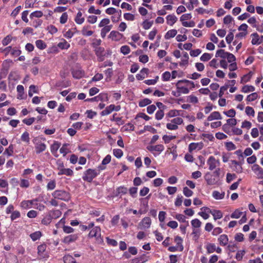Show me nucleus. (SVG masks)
Segmentation results:
<instances>
[{
  "label": "nucleus",
  "mask_w": 263,
  "mask_h": 263,
  "mask_svg": "<svg viewBox=\"0 0 263 263\" xmlns=\"http://www.w3.org/2000/svg\"><path fill=\"white\" fill-rule=\"evenodd\" d=\"M52 195L55 199L63 201H68L70 198L69 193L64 190H56Z\"/></svg>",
  "instance_id": "1"
},
{
  "label": "nucleus",
  "mask_w": 263,
  "mask_h": 263,
  "mask_svg": "<svg viewBox=\"0 0 263 263\" xmlns=\"http://www.w3.org/2000/svg\"><path fill=\"white\" fill-rule=\"evenodd\" d=\"M98 175V173L95 170L88 169L84 173L83 179L85 181L90 182L94 178Z\"/></svg>",
  "instance_id": "2"
},
{
  "label": "nucleus",
  "mask_w": 263,
  "mask_h": 263,
  "mask_svg": "<svg viewBox=\"0 0 263 263\" xmlns=\"http://www.w3.org/2000/svg\"><path fill=\"white\" fill-rule=\"evenodd\" d=\"M207 164L209 166V169L213 171L220 165V161L219 159H216L214 156H211L207 160Z\"/></svg>",
  "instance_id": "3"
},
{
  "label": "nucleus",
  "mask_w": 263,
  "mask_h": 263,
  "mask_svg": "<svg viewBox=\"0 0 263 263\" xmlns=\"http://www.w3.org/2000/svg\"><path fill=\"white\" fill-rule=\"evenodd\" d=\"M204 179L206 182L210 185H214V184H216L218 181V179L216 178L214 174H211V173H209V172L205 174Z\"/></svg>",
  "instance_id": "4"
},
{
  "label": "nucleus",
  "mask_w": 263,
  "mask_h": 263,
  "mask_svg": "<svg viewBox=\"0 0 263 263\" xmlns=\"http://www.w3.org/2000/svg\"><path fill=\"white\" fill-rule=\"evenodd\" d=\"M58 169L59 170V172L58 173L59 175H66L67 176H71L73 175V173L72 170L70 168H64L63 163H61L59 165Z\"/></svg>",
  "instance_id": "5"
},
{
  "label": "nucleus",
  "mask_w": 263,
  "mask_h": 263,
  "mask_svg": "<svg viewBox=\"0 0 263 263\" xmlns=\"http://www.w3.org/2000/svg\"><path fill=\"white\" fill-rule=\"evenodd\" d=\"M252 170L256 174L257 178L259 179L263 178V168L259 166L258 164H254L252 166Z\"/></svg>",
  "instance_id": "6"
},
{
  "label": "nucleus",
  "mask_w": 263,
  "mask_h": 263,
  "mask_svg": "<svg viewBox=\"0 0 263 263\" xmlns=\"http://www.w3.org/2000/svg\"><path fill=\"white\" fill-rule=\"evenodd\" d=\"M212 210L208 207H202L200 209V211L198 213V214L201 216L203 219H206L210 217L209 214L211 213V214Z\"/></svg>",
  "instance_id": "7"
},
{
  "label": "nucleus",
  "mask_w": 263,
  "mask_h": 263,
  "mask_svg": "<svg viewBox=\"0 0 263 263\" xmlns=\"http://www.w3.org/2000/svg\"><path fill=\"white\" fill-rule=\"evenodd\" d=\"M230 167L237 173H241L242 171V167L237 161L231 160L230 162Z\"/></svg>",
  "instance_id": "8"
},
{
  "label": "nucleus",
  "mask_w": 263,
  "mask_h": 263,
  "mask_svg": "<svg viewBox=\"0 0 263 263\" xmlns=\"http://www.w3.org/2000/svg\"><path fill=\"white\" fill-rule=\"evenodd\" d=\"M203 144L202 142H199V143H191L189 145V151L192 152L193 150H200L202 148Z\"/></svg>",
  "instance_id": "9"
},
{
  "label": "nucleus",
  "mask_w": 263,
  "mask_h": 263,
  "mask_svg": "<svg viewBox=\"0 0 263 263\" xmlns=\"http://www.w3.org/2000/svg\"><path fill=\"white\" fill-rule=\"evenodd\" d=\"M90 237H95L97 238L101 236V229L99 227H96L89 233Z\"/></svg>",
  "instance_id": "10"
},
{
  "label": "nucleus",
  "mask_w": 263,
  "mask_h": 263,
  "mask_svg": "<svg viewBox=\"0 0 263 263\" xmlns=\"http://www.w3.org/2000/svg\"><path fill=\"white\" fill-rule=\"evenodd\" d=\"M222 116L219 111L212 112L207 118L208 121H212L214 120H221Z\"/></svg>",
  "instance_id": "11"
},
{
  "label": "nucleus",
  "mask_w": 263,
  "mask_h": 263,
  "mask_svg": "<svg viewBox=\"0 0 263 263\" xmlns=\"http://www.w3.org/2000/svg\"><path fill=\"white\" fill-rule=\"evenodd\" d=\"M122 34L117 31L110 32L108 37L114 41H119L122 37Z\"/></svg>",
  "instance_id": "12"
},
{
  "label": "nucleus",
  "mask_w": 263,
  "mask_h": 263,
  "mask_svg": "<svg viewBox=\"0 0 263 263\" xmlns=\"http://www.w3.org/2000/svg\"><path fill=\"white\" fill-rule=\"evenodd\" d=\"M224 192H219V191H213L212 194V197L216 200H222L225 196Z\"/></svg>",
  "instance_id": "13"
},
{
  "label": "nucleus",
  "mask_w": 263,
  "mask_h": 263,
  "mask_svg": "<svg viewBox=\"0 0 263 263\" xmlns=\"http://www.w3.org/2000/svg\"><path fill=\"white\" fill-rule=\"evenodd\" d=\"M218 241L221 246H226L229 242V238L227 234H221L218 238Z\"/></svg>",
  "instance_id": "14"
},
{
  "label": "nucleus",
  "mask_w": 263,
  "mask_h": 263,
  "mask_svg": "<svg viewBox=\"0 0 263 263\" xmlns=\"http://www.w3.org/2000/svg\"><path fill=\"white\" fill-rule=\"evenodd\" d=\"M251 37L252 38L251 43L253 45H259V44L261 43L258 33H254L251 35Z\"/></svg>",
  "instance_id": "15"
},
{
  "label": "nucleus",
  "mask_w": 263,
  "mask_h": 263,
  "mask_svg": "<svg viewBox=\"0 0 263 263\" xmlns=\"http://www.w3.org/2000/svg\"><path fill=\"white\" fill-rule=\"evenodd\" d=\"M78 238V235L77 234H73L68 235L64 237L63 242L65 243H69L71 242H73L76 240Z\"/></svg>",
  "instance_id": "16"
},
{
  "label": "nucleus",
  "mask_w": 263,
  "mask_h": 263,
  "mask_svg": "<svg viewBox=\"0 0 263 263\" xmlns=\"http://www.w3.org/2000/svg\"><path fill=\"white\" fill-rule=\"evenodd\" d=\"M151 224V219L149 217L144 218L140 222V225L144 229L148 228L150 227Z\"/></svg>",
  "instance_id": "17"
},
{
  "label": "nucleus",
  "mask_w": 263,
  "mask_h": 263,
  "mask_svg": "<svg viewBox=\"0 0 263 263\" xmlns=\"http://www.w3.org/2000/svg\"><path fill=\"white\" fill-rule=\"evenodd\" d=\"M148 71L149 70L148 68H143L141 70L140 73H138L136 75V78L138 80L144 79L145 78V75L147 74Z\"/></svg>",
  "instance_id": "18"
},
{
  "label": "nucleus",
  "mask_w": 263,
  "mask_h": 263,
  "mask_svg": "<svg viewBox=\"0 0 263 263\" xmlns=\"http://www.w3.org/2000/svg\"><path fill=\"white\" fill-rule=\"evenodd\" d=\"M253 76V73L251 71H250L249 73H247L246 74H244V76H242L240 80L241 84H245V83L249 82L250 81L252 77Z\"/></svg>",
  "instance_id": "19"
},
{
  "label": "nucleus",
  "mask_w": 263,
  "mask_h": 263,
  "mask_svg": "<svg viewBox=\"0 0 263 263\" xmlns=\"http://www.w3.org/2000/svg\"><path fill=\"white\" fill-rule=\"evenodd\" d=\"M58 47L62 49H67L69 48L70 44L64 39H61V41L58 44Z\"/></svg>",
  "instance_id": "20"
},
{
  "label": "nucleus",
  "mask_w": 263,
  "mask_h": 263,
  "mask_svg": "<svg viewBox=\"0 0 263 263\" xmlns=\"http://www.w3.org/2000/svg\"><path fill=\"white\" fill-rule=\"evenodd\" d=\"M228 53L224 49H219L216 53V57H220L223 59H228Z\"/></svg>",
  "instance_id": "21"
},
{
  "label": "nucleus",
  "mask_w": 263,
  "mask_h": 263,
  "mask_svg": "<svg viewBox=\"0 0 263 263\" xmlns=\"http://www.w3.org/2000/svg\"><path fill=\"white\" fill-rule=\"evenodd\" d=\"M61 146V143L58 142H54L53 144L51 146V152L55 156H57L55 154L57 153L58 149Z\"/></svg>",
  "instance_id": "22"
},
{
  "label": "nucleus",
  "mask_w": 263,
  "mask_h": 263,
  "mask_svg": "<svg viewBox=\"0 0 263 263\" xmlns=\"http://www.w3.org/2000/svg\"><path fill=\"white\" fill-rule=\"evenodd\" d=\"M7 263H18L17 257L12 254H9L6 258Z\"/></svg>",
  "instance_id": "23"
},
{
  "label": "nucleus",
  "mask_w": 263,
  "mask_h": 263,
  "mask_svg": "<svg viewBox=\"0 0 263 263\" xmlns=\"http://www.w3.org/2000/svg\"><path fill=\"white\" fill-rule=\"evenodd\" d=\"M255 90V88L253 85H244L242 87L241 91L243 93H249V92H253Z\"/></svg>",
  "instance_id": "24"
},
{
  "label": "nucleus",
  "mask_w": 263,
  "mask_h": 263,
  "mask_svg": "<svg viewBox=\"0 0 263 263\" xmlns=\"http://www.w3.org/2000/svg\"><path fill=\"white\" fill-rule=\"evenodd\" d=\"M127 189L124 186H120L117 189L116 191V196H118L120 195H124L127 192Z\"/></svg>",
  "instance_id": "25"
},
{
  "label": "nucleus",
  "mask_w": 263,
  "mask_h": 263,
  "mask_svg": "<svg viewBox=\"0 0 263 263\" xmlns=\"http://www.w3.org/2000/svg\"><path fill=\"white\" fill-rule=\"evenodd\" d=\"M211 214L213 216V218L215 220L216 219L222 218L223 216V214L221 211L220 210H214L212 211Z\"/></svg>",
  "instance_id": "26"
},
{
  "label": "nucleus",
  "mask_w": 263,
  "mask_h": 263,
  "mask_svg": "<svg viewBox=\"0 0 263 263\" xmlns=\"http://www.w3.org/2000/svg\"><path fill=\"white\" fill-rule=\"evenodd\" d=\"M46 145L43 143H37L35 146L36 153L40 154V153L44 151L46 149Z\"/></svg>",
  "instance_id": "27"
},
{
  "label": "nucleus",
  "mask_w": 263,
  "mask_h": 263,
  "mask_svg": "<svg viewBox=\"0 0 263 263\" xmlns=\"http://www.w3.org/2000/svg\"><path fill=\"white\" fill-rule=\"evenodd\" d=\"M33 200H24L21 203V206L24 209H28L32 208Z\"/></svg>",
  "instance_id": "28"
},
{
  "label": "nucleus",
  "mask_w": 263,
  "mask_h": 263,
  "mask_svg": "<svg viewBox=\"0 0 263 263\" xmlns=\"http://www.w3.org/2000/svg\"><path fill=\"white\" fill-rule=\"evenodd\" d=\"M72 74L74 78L79 79L83 77L84 72V71L80 70H76L72 71Z\"/></svg>",
  "instance_id": "29"
},
{
  "label": "nucleus",
  "mask_w": 263,
  "mask_h": 263,
  "mask_svg": "<svg viewBox=\"0 0 263 263\" xmlns=\"http://www.w3.org/2000/svg\"><path fill=\"white\" fill-rule=\"evenodd\" d=\"M112 28V25H108L104 27L101 31V35L102 38H104L106 35V33H108L111 30Z\"/></svg>",
  "instance_id": "30"
},
{
  "label": "nucleus",
  "mask_w": 263,
  "mask_h": 263,
  "mask_svg": "<svg viewBox=\"0 0 263 263\" xmlns=\"http://www.w3.org/2000/svg\"><path fill=\"white\" fill-rule=\"evenodd\" d=\"M205 248L208 253H212V252H215L216 246L214 243H209L206 245Z\"/></svg>",
  "instance_id": "31"
},
{
  "label": "nucleus",
  "mask_w": 263,
  "mask_h": 263,
  "mask_svg": "<svg viewBox=\"0 0 263 263\" xmlns=\"http://www.w3.org/2000/svg\"><path fill=\"white\" fill-rule=\"evenodd\" d=\"M177 20V17L174 15H168L166 17L167 23L170 25H173Z\"/></svg>",
  "instance_id": "32"
},
{
  "label": "nucleus",
  "mask_w": 263,
  "mask_h": 263,
  "mask_svg": "<svg viewBox=\"0 0 263 263\" xmlns=\"http://www.w3.org/2000/svg\"><path fill=\"white\" fill-rule=\"evenodd\" d=\"M245 113L248 116H251V117H254L255 115V111L252 107H249V106H247V107L245 108Z\"/></svg>",
  "instance_id": "33"
},
{
  "label": "nucleus",
  "mask_w": 263,
  "mask_h": 263,
  "mask_svg": "<svg viewBox=\"0 0 263 263\" xmlns=\"http://www.w3.org/2000/svg\"><path fill=\"white\" fill-rule=\"evenodd\" d=\"M64 263H78L76 262L75 259L71 255H65L63 257Z\"/></svg>",
  "instance_id": "34"
},
{
  "label": "nucleus",
  "mask_w": 263,
  "mask_h": 263,
  "mask_svg": "<svg viewBox=\"0 0 263 263\" xmlns=\"http://www.w3.org/2000/svg\"><path fill=\"white\" fill-rule=\"evenodd\" d=\"M112 108V104H111L109 106L106 107L105 109L101 112V115L106 116L110 114L112 111H114Z\"/></svg>",
  "instance_id": "35"
},
{
  "label": "nucleus",
  "mask_w": 263,
  "mask_h": 263,
  "mask_svg": "<svg viewBox=\"0 0 263 263\" xmlns=\"http://www.w3.org/2000/svg\"><path fill=\"white\" fill-rule=\"evenodd\" d=\"M51 213H49L42 220V223L44 225H48L51 221Z\"/></svg>",
  "instance_id": "36"
},
{
  "label": "nucleus",
  "mask_w": 263,
  "mask_h": 263,
  "mask_svg": "<svg viewBox=\"0 0 263 263\" xmlns=\"http://www.w3.org/2000/svg\"><path fill=\"white\" fill-rule=\"evenodd\" d=\"M189 57L187 52H182V66L186 65L189 62Z\"/></svg>",
  "instance_id": "37"
},
{
  "label": "nucleus",
  "mask_w": 263,
  "mask_h": 263,
  "mask_svg": "<svg viewBox=\"0 0 263 263\" xmlns=\"http://www.w3.org/2000/svg\"><path fill=\"white\" fill-rule=\"evenodd\" d=\"M191 224L194 228H199L201 226V221H200L199 219H193L191 220Z\"/></svg>",
  "instance_id": "38"
},
{
  "label": "nucleus",
  "mask_w": 263,
  "mask_h": 263,
  "mask_svg": "<svg viewBox=\"0 0 263 263\" xmlns=\"http://www.w3.org/2000/svg\"><path fill=\"white\" fill-rule=\"evenodd\" d=\"M82 13L79 12L75 18L76 22L78 24H82L84 22V18L82 17Z\"/></svg>",
  "instance_id": "39"
},
{
  "label": "nucleus",
  "mask_w": 263,
  "mask_h": 263,
  "mask_svg": "<svg viewBox=\"0 0 263 263\" xmlns=\"http://www.w3.org/2000/svg\"><path fill=\"white\" fill-rule=\"evenodd\" d=\"M177 34V31L175 29L168 31L165 35L166 39H169L171 37H174Z\"/></svg>",
  "instance_id": "40"
},
{
  "label": "nucleus",
  "mask_w": 263,
  "mask_h": 263,
  "mask_svg": "<svg viewBox=\"0 0 263 263\" xmlns=\"http://www.w3.org/2000/svg\"><path fill=\"white\" fill-rule=\"evenodd\" d=\"M152 103V101L149 99H144L139 102V105L140 107H144L147 105L150 104Z\"/></svg>",
  "instance_id": "41"
},
{
  "label": "nucleus",
  "mask_w": 263,
  "mask_h": 263,
  "mask_svg": "<svg viewBox=\"0 0 263 263\" xmlns=\"http://www.w3.org/2000/svg\"><path fill=\"white\" fill-rule=\"evenodd\" d=\"M212 54L208 53V52H205L201 56L200 60L202 61H207L210 60V59H212Z\"/></svg>",
  "instance_id": "42"
},
{
  "label": "nucleus",
  "mask_w": 263,
  "mask_h": 263,
  "mask_svg": "<svg viewBox=\"0 0 263 263\" xmlns=\"http://www.w3.org/2000/svg\"><path fill=\"white\" fill-rule=\"evenodd\" d=\"M36 46L40 49H44L46 48V44L42 40H37L35 42Z\"/></svg>",
  "instance_id": "43"
},
{
  "label": "nucleus",
  "mask_w": 263,
  "mask_h": 263,
  "mask_svg": "<svg viewBox=\"0 0 263 263\" xmlns=\"http://www.w3.org/2000/svg\"><path fill=\"white\" fill-rule=\"evenodd\" d=\"M246 254V250H238L235 255V258L238 260H242L243 257Z\"/></svg>",
  "instance_id": "44"
},
{
  "label": "nucleus",
  "mask_w": 263,
  "mask_h": 263,
  "mask_svg": "<svg viewBox=\"0 0 263 263\" xmlns=\"http://www.w3.org/2000/svg\"><path fill=\"white\" fill-rule=\"evenodd\" d=\"M41 235L42 234L41 232L36 231L34 233L31 234L30 236L33 241H35L39 239L41 237Z\"/></svg>",
  "instance_id": "45"
},
{
  "label": "nucleus",
  "mask_w": 263,
  "mask_h": 263,
  "mask_svg": "<svg viewBox=\"0 0 263 263\" xmlns=\"http://www.w3.org/2000/svg\"><path fill=\"white\" fill-rule=\"evenodd\" d=\"M242 212H240V211L238 210V209H237L236 210L234 211L231 214V217L232 218H239L240 217L241 215H242Z\"/></svg>",
  "instance_id": "46"
},
{
  "label": "nucleus",
  "mask_w": 263,
  "mask_h": 263,
  "mask_svg": "<svg viewBox=\"0 0 263 263\" xmlns=\"http://www.w3.org/2000/svg\"><path fill=\"white\" fill-rule=\"evenodd\" d=\"M120 51L124 55H126L130 52V48L129 46H128L127 45H124L121 47Z\"/></svg>",
  "instance_id": "47"
},
{
  "label": "nucleus",
  "mask_w": 263,
  "mask_h": 263,
  "mask_svg": "<svg viewBox=\"0 0 263 263\" xmlns=\"http://www.w3.org/2000/svg\"><path fill=\"white\" fill-rule=\"evenodd\" d=\"M21 140L27 143H29V141H30L29 134L27 132H25L22 134V135L21 136Z\"/></svg>",
  "instance_id": "48"
},
{
  "label": "nucleus",
  "mask_w": 263,
  "mask_h": 263,
  "mask_svg": "<svg viewBox=\"0 0 263 263\" xmlns=\"http://www.w3.org/2000/svg\"><path fill=\"white\" fill-rule=\"evenodd\" d=\"M252 126V123L249 121H243L242 122L241 127L246 128V129H250Z\"/></svg>",
  "instance_id": "49"
},
{
  "label": "nucleus",
  "mask_w": 263,
  "mask_h": 263,
  "mask_svg": "<svg viewBox=\"0 0 263 263\" xmlns=\"http://www.w3.org/2000/svg\"><path fill=\"white\" fill-rule=\"evenodd\" d=\"M233 21H234V19L231 15H227L223 18V23L226 25L230 24Z\"/></svg>",
  "instance_id": "50"
},
{
  "label": "nucleus",
  "mask_w": 263,
  "mask_h": 263,
  "mask_svg": "<svg viewBox=\"0 0 263 263\" xmlns=\"http://www.w3.org/2000/svg\"><path fill=\"white\" fill-rule=\"evenodd\" d=\"M13 153V146L10 144L9 147L6 148L4 153V154H7L8 156H12Z\"/></svg>",
  "instance_id": "51"
},
{
  "label": "nucleus",
  "mask_w": 263,
  "mask_h": 263,
  "mask_svg": "<svg viewBox=\"0 0 263 263\" xmlns=\"http://www.w3.org/2000/svg\"><path fill=\"white\" fill-rule=\"evenodd\" d=\"M51 213V218H57L61 215V212L60 210H57L50 212Z\"/></svg>",
  "instance_id": "52"
},
{
  "label": "nucleus",
  "mask_w": 263,
  "mask_h": 263,
  "mask_svg": "<svg viewBox=\"0 0 263 263\" xmlns=\"http://www.w3.org/2000/svg\"><path fill=\"white\" fill-rule=\"evenodd\" d=\"M98 99L99 101H107L108 100L107 94L106 93H101L97 96Z\"/></svg>",
  "instance_id": "53"
},
{
  "label": "nucleus",
  "mask_w": 263,
  "mask_h": 263,
  "mask_svg": "<svg viewBox=\"0 0 263 263\" xmlns=\"http://www.w3.org/2000/svg\"><path fill=\"white\" fill-rule=\"evenodd\" d=\"M43 12L41 11H35L31 13L30 17L33 18V17H41L43 16Z\"/></svg>",
  "instance_id": "54"
},
{
  "label": "nucleus",
  "mask_w": 263,
  "mask_h": 263,
  "mask_svg": "<svg viewBox=\"0 0 263 263\" xmlns=\"http://www.w3.org/2000/svg\"><path fill=\"white\" fill-rule=\"evenodd\" d=\"M180 83H181V81H179L176 84L177 91H172V93L176 97H178L180 95L181 88L179 87Z\"/></svg>",
  "instance_id": "55"
},
{
  "label": "nucleus",
  "mask_w": 263,
  "mask_h": 263,
  "mask_svg": "<svg viewBox=\"0 0 263 263\" xmlns=\"http://www.w3.org/2000/svg\"><path fill=\"white\" fill-rule=\"evenodd\" d=\"M247 22L249 23V24L251 25L253 27H256V24L257 21L255 16H252V17L249 18Z\"/></svg>",
  "instance_id": "56"
},
{
  "label": "nucleus",
  "mask_w": 263,
  "mask_h": 263,
  "mask_svg": "<svg viewBox=\"0 0 263 263\" xmlns=\"http://www.w3.org/2000/svg\"><path fill=\"white\" fill-rule=\"evenodd\" d=\"M229 87V84H225L224 85H223V86H221L220 89V90H219V97H222L224 93V91H226V90H228Z\"/></svg>",
  "instance_id": "57"
},
{
  "label": "nucleus",
  "mask_w": 263,
  "mask_h": 263,
  "mask_svg": "<svg viewBox=\"0 0 263 263\" xmlns=\"http://www.w3.org/2000/svg\"><path fill=\"white\" fill-rule=\"evenodd\" d=\"M223 114H225V115H226L227 117H230L231 118V117H235L236 112L234 109H230L227 111H224Z\"/></svg>",
  "instance_id": "58"
},
{
  "label": "nucleus",
  "mask_w": 263,
  "mask_h": 263,
  "mask_svg": "<svg viewBox=\"0 0 263 263\" xmlns=\"http://www.w3.org/2000/svg\"><path fill=\"white\" fill-rule=\"evenodd\" d=\"M225 146L226 148L229 151H230V150L235 149L236 148V146L234 144L233 142H227L225 143Z\"/></svg>",
  "instance_id": "59"
},
{
  "label": "nucleus",
  "mask_w": 263,
  "mask_h": 263,
  "mask_svg": "<svg viewBox=\"0 0 263 263\" xmlns=\"http://www.w3.org/2000/svg\"><path fill=\"white\" fill-rule=\"evenodd\" d=\"M186 101L190 103H196L198 102V99L196 96H189L187 97Z\"/></svg>",
  "instance_id": "60"
},
{
  "label": "nucleus",
  "mask_w": 263,
  "mask_h": 263,
  "mask_svg": "<svg viewBox=\"0 0 263 263\" xmlns=\"http://www.w3.org/2000/svg\"><path fill=\"white\" fill-rule=\"evenodd\" d=\"M257 97L258 95L256 92L252 93L247 96V100L248 101H254L257 99Z\"/></svg>",
  "instance_id": "61"
},
{
  "label": "nucleus",
  "mask_w": 263,
  "mask_h": 263,
  "mask_svg": "<svg viewBox=\"0 0 263 263\" xmlns=\"http://www.w3.org/2000/svg\"><path fill=\"white\" fill-rule=\"evenodd\" d=\"M153 24V22H149L147 20L144 21L142 23L143 27L144 29L147 30L149 29Z\"/></svg>",
  "instance_id": "62"
},
{
  "label": "nucleus",
  "mask_w": 263,
  "mask_h": 263,
  "mask_svg": "<svg viewBox=\"0 0 263 263\" xmlns=\"http://www.w3.org/2000/svg\"><path fill=\"white\" fill-rule=\"evenodd\" d=\"M114 155L117 158H120L123 155V152L120 149H115L113 151Z\"/></svg>",
  "instance_id": "63"
},
{
  "label": "nucleus",
  "mask_w": 263,
  "mask_h": 263,
  "mask_svg": "<svg viewBox=\"0 0 263 263\" xmlns=\"http://www.w3.org/2000/svg\"><path fill=\"white\" fill-rule=\"evenodd\" d=\"M95 53L97 56H101L102 54H104V49L101 47H98L95 48Z\"/></svg>",
  "instance_id": "64"
}]
</instances>
